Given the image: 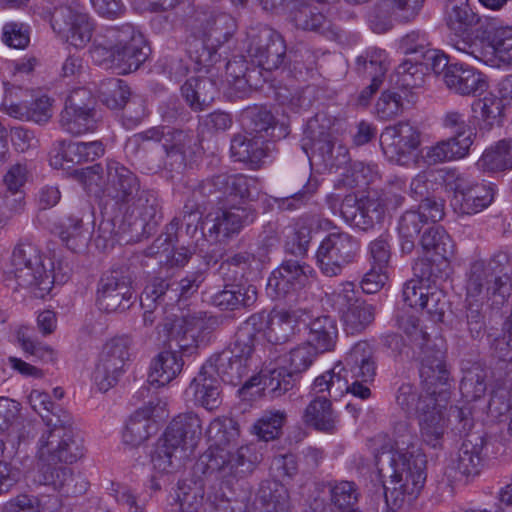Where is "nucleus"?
Listing matches in <instances>:
<instances>
[{
  "label": "nucleus",
  "instance_id": "e433bc0d",
  "mask_svg": "<svg viewBox=\"0 0 512 512\" xmlns=\"http://www.w3.org/2000/svg\"><path fill=\"white\" fill-rule=\"evenodd\" d=\"M154 407L144 406L136 410L128 419L123 431V442L131 447H138L158 430L153 418Z\"/></svg>",
  "mask_w": 512,
  "mask_h": 512
},
{
  "label": "nucleus",
  "instance_id": "4c0bfd02",
  "mask_svg": "<svg viewBox=\"0 0 512 512\" xmlns=\"http://www.w3.org/2000/svg\"><path fill=\"white\" fill-rule=\"evenodd\" d=\"M447 380L448 378L435 383H427L422 379L425 387L423 392L410 383H403L397 390L396 403L407 415L416 416L420 412L422 404H427L437 393L438 385L445 384Z\"/></svg>",
  "mask_w": 512,
  "mask_h": 512
},
{
  "label": "nucleus",
  "instance_id": "b1692460",
  "mask_svg": "<svg viewBox=\"0 0 512 512\" xmlns=\"http://www.w3.org/2000/svg\"><path fill=\"white\" fill-rule=\"evenodd\" d=\"M314 269L296 260H286L275 269L267 282V291L274 298H282L291 291L309 284L314 277Z\"/></svg>",
  "mask_w": 512,
  "mask_h": 512
},
{
  "label": "nucleus",
  "instance_id": "9b49d317",
  "mask_svg": "<svg viewBox=\"0 0 512 512\" xmlns=\"http://www.w3.org/2000/svg\"><path fill=\"white\" fill-rule=\"evenodd\" d=\"M444 21L456 39L453 47L460 53L466 54L479 61H486V52L478 42H470L459 38L469 29L480 25L482 19L469 5L468 0H446L444 7Z\"/></svg>",
  "mask_w": 512,
  "mask_h": 512
},
{
  "label": "nucleus",
  "instance_id": "39448f33",
  "mask_svg": "<svg viewBox=\"0 0 512 512\" xmlns=\"http://www.w3.org/2000/svg\"><path fill=\"white\" fill-rule=\"evenodd\" d=\"M10 272L18 286L29 289L36 298L48 295L55 282V276L46 270L39 251L32 244H19L14 248Z\"/></svg>",
  "mask_w": 512,
  "mask_h": 512
},
{
  "label": "nucleus",
  "instance_id": "69168bd1",
  "mask_svg": "<svg viewBox=\"0 0 512 512\" xmlns=\"http://www.w3.org/2000/svg\"><path fill=\"white\" fill-rule=\"evenodd\" d=\"M291 19L297 28L306 31L318 32L327 24L326 17L308 3L295 7L291 12Z\"/></svg>",
  "mask_w": 512,
  "mask_h": 512
},
{
  "label": "nucleus",
  "instance_id": "a211bd4d",
  "mask_svg": "<svg viewBox=\"0 0 512 512\" xmlns=\"http://www.w3.org/2000/svg\"><path fill=\"white\" fill-rule=\"evenodd\" d=\"M495 196L492 183L472 181L457 177L454 186L452 206L460 215H475L491 205Z\"/></svg>",
  "mask_w": 512,
  "mask_h": 512
},
{
  "label": "nucleus",
  "instance_id": "f257e3e1",
  "mask_svg": "<svg viewBox=\"0 0 512 512\" xmlns=\"http://www.w3.org/2000/svg\"><path fill=\"white\" fill-rule=\"evenodd\" d=\"M375 466L384 485L385 501L395 511L411 505L421 494L426 482L427 459L419 449L394 452L391 440L385 435L374 438Z\"/></svg>",
  "mask_w": 512,
  "mask_h": 512
},
{
  "label": "nucleus",
  "instance_id": "4d7b16f0",
  "mask_svg": "<svg viewBox=\"0 0 512 512\" xmlns=\"http://www.w3.org/2000/svg\"><path fill=\"white\" fill-rule=\"evenodd\" d=\"M97 93L100 101L108 108L120 109L127 103L130 89L123 80L110 78L100 82Z\"/></svg>",
  "mask_w": 512,
  "mask_h": 512
},
{
  "label": "nucleus",
  "instance_id": "a19ab883",
  "mask_svg": "<svg viewBox=\"0 0 512 512\" xmlns=\"http://www.w3.org/2000/svg\"><path fill=\"white\" fill-rule=\"evenodd\" d=\"M472 144L473 139L471 133L462 139L450 137L428 147L425 158L429 164H438L461 159L468 155Z\"/></svg>",
  "mask_w": 512,
  "mask_h": 512
},
{
  "label": "nucleus",
  "instance_id": "a878e982",
  "mask_svg": "<svg viewBox=\"0 0 512 512\" xmlns=\"http://www.w3.org/2000/svg\"><path fill=\"white\" fill-rule=\"evenodd\" d=\"M255 211L250 206H231L221 209L213 219L209 216L203 222V235L212 240L229 237L255 220Z\"/></svg>",
  "mask_w": 512,
  "mask_h": 512
},
{
  "label": "nucleus",
  "instance_id": "4be33fe9",
  "mask_svg": "<svg viewBox=\"0 0 512 512\" xmlns=\"http://www.w3.org/2000/svg\"><path fill=\"white\" fill-rule=\"evenodd\" d=\"M5 97L2 105L5 107L8 115L26 121H33L38 124L46 123L52 117V99L44 94H31V100H20L14 102L13 98H18V92H22L20 87L14 84L4 83Z\"/></svg>",
  "mask_w": 512,
  "mask_h": 512
},
{
  "label": "nucleus",
  "instance_id": "052dcab7",
  "mask_svg": "<svg viewBox=\"0 0 512 512\" xmlns=\"http://www.w3.org/2000/svg\"><path fill=\"white\" fill-rule=\"evenodd\" d=\"M340 213L348 224L363 231L371 229L376 224L366 214V210L361 209V200L352 195H348L342 200Z\"/></svg>",
  "mask_w": 512,
  "mask_h": 512
},
{
  "label": "nucleus",
  "instance_id": "c85d7f7f",
  "mask_svg": "<svg viewBox=\"0 0 512 512\" xmlns=\"http://www.w3.org/2000/svg\"><path fill=\"white\" fill-rule=\"evenodd\" d=\"M165 435L170 441L193 453L202 435V421L194 412L181 413L167 426Z\"/></svg>",
  "mask_w": 512,
  "mask_h": 512
},
{
  "label": "nucleus",
  "instance_id": "f8f14e48",
  "mask_svg": "<svg viewBox=\"0 0 512 512\" xmlns=\"http://www.w3.org/2000/svg\"><path fill=\"white\" fill-rule=\"evenodd\" d=\"M198 35L202 38L203 50L198 56V61L206 65L217 62L216 49L227 42L237 29L234 17L225 12H212L198 17Z\"/></svg>",
  "mask_w": 512,
  "mask_h": 512
},
{
  "label": "nucleus",
  "instance_id": "ea45409f",
  "mask_svg": "<svg viewBox=\"0 0 512 512\" xmlns=\"http://www.w3.org/2000/svg\"><path fill=\"white\" fill-rule=\"evenodd\" d=\"M268 146L265 140L245 134H236L231 140V156L240 162L249 163L252 168H258L267 156Z\"/></svg>",
  "mask_w": 512,
  "mask_h": 512
},
{
  "label": "nucleus",
  "instance_id": "ddd939ff",
  "mask_svg": "<svg viewBox=\"0 0 512 512\" xmlns=\"http://www.w3.org/2000/svg\"><path fill=\"white\" fill-rule=\"evenodd\" d=\"M248 39V53L262 69L274 71L285 64L287 47L279 32L267 26L252 28Z\"/></svg>",
  "mask_w": 512,
  "mask_h": 512
},
{
  "label": "nucleus",
  "instance_id": "7c9ffc66",
  "mask_svg": "<svg viewBox=\"0 0 512 512\" xmlns=\"http://www.w3.org/2000/svg\"><path fill=\"white\" fill-rule=\"evenodd\" d=\"M104 145L101 141L62 143L61 149L51 157L50 164L59 169H69L70 163L80 164L94 161L104 154Z\"/></svg>",
  "mask_w": 512,
  "mask_h": 512
},
{
  "label": "nucleus",
  "instance_id": "c9c22d12",
  "mask_svg": "<svg viewBox=\"0 0 512 512\" xmlns=\"http://www.w3.org/2000/svg\"><path fill=\"white\" fill-rule=\"evenodd\" d=\"M345 366L352 379L372 382L377 370L373 347L366 341L357 342L347 353Z\"/></svg>",
  "mask_w": 512,
  "mask_h": 512
},
{
  "label": "nucleus",
  "instance_id": "338daca9",
  "mask_svg": "<svg viewBox=\"0 0 512 512\" xmlns=\"http://www.w3.org/2000/svg\"><path fill=\"white\" fill-rule=\"evenodd\" d=\"M204 497V491L199 483L185 482L178 484L176 500L181 512H199Z\"/></svg>",
  "mask_w": 512,
  "mask_h": 512
},
{
  "label": "nucleus",
  "instance_id": "bb28decb",
  "mask_svg": "<svg viewBox=\"0 0 512 512\" xmlns=\"http://www.w3.org/2000/svg\"><path fill=\"white\" fill-rule=\"evenodd\" d=\"M242 126L250 136L254 135L263 140L266 138L281 139L289 134V128L284 123L278 125L272 113L262 106L248 107L241 114Z\"/></svg>",
  "mask_w": 512,
  "mask_h": 512
},
{
  "label": "nucleus",
  "instance_id": "1a4fd4ad",
  "mask_svg": "<svg viewBox=\"0 0 512 512\" xmlns=\"http://www.w3.org/2000/svg\"><path fill=\"white\" fill-rule=\"evenodd\" d=\"M52 28L58 37L76 49H83L91 41L94 22L78 2L60 5L52 15Z\"/></svg>",
  "mask_w": 512,
  "mask_h": 512
},
{
  "label": "nucleus",
  "instance_id": "3c124183",
  "mask_svg": "<svg viewBox=\"0 0 512 512\" xmlns=\"http://www.w3.org/2000/svg\"><path fill=\"white\" fill-rule=\"evenodd\" d=\"M98 122L97 111L63 109L60 115L61 128L74 136L93 132L97 128Z\"/></svg>",
  "mask_w": 512,
  "mask_h": 512
},
{
  "label": "nucleus",
  "instance_id": "2f4dec72",
  "mask_svg": "<svg viewBox=\"0 0 512 512\" xmlns=\"http://www.w3.org/2000/svg\"><path fill=\"white\" fill-rule=\"evenodd\" d=\"M484 438L478 434H471L465 438L451 461V468L459 474L469 477L479 474L482 465V452L484 448Z\"/></svg>",
  "mask_w": 512,
  "mask_h": 512
},
{
  "label": "nucleus",
  "instance_id": "72a5a7b5",
  "mask_svg": "<svg viewBox=\"0 0 512 512\" xmlns=\"http://www.w3.org/2000/svg\"><path fill=\"white\" fill-rule=\"evenodd\" d=\"M69 464H47L37 466L34 481L40 485L50 486L54 490L66 495H76L86 490V483L81 482L80 487H70L73 479L72 469Z\"/></svg>",
  "mask_w": 512,
  "mask_h": 512
},
{
  "label": "nucleus",
  "instance_id": "6ab92c4d",
  "mask_svg": "<svg viewBox=\"0 0 512 512\" xmlns=\"http://www.w3.org/2000/svg\"><path fill=\"white\" fill-rule=\"evenodd\" d=\"M252 355L253 350L234 341L229 349L212 356L205 364H210V370L222 381L237 386L251 370Z\"/></svg>",
  "mask_w": 512,
  "mask_h": 512
},
{
  "label": "nucleus",
  "instance_id": "0e129e2a",
  "mask_svg": "<svg viewBox=\"0 0 512 512\" xmlns=\"http://www.w3.org/2000/svg\"><path fill=\"white\" fill-rule=\"evenodd\" d=\"M317 356V350L305 342L291 349L289 353L284 356V367L296 376L308 370Z\"/></svg>",
  "mask_w": 512,
  "mask_h": 512
},
{
  "label": "nucleus",
  "instance_id": "774afa93",
  "mask_svg": "<svg viewBox=\"0 0 512 512\" xmlns=\"http://www.w3.org/2000/svg\"><path fill=\"white\" fill-rule=\"evenodd\" d=\"M488 45L501 62L512 64V27L496 28L488 37Z\"/></svg>",
  "mask_w": 512,
  "mask_h": 512
},
{
  "label": "nucleus",
  "instance_id": "de8ad7c7",
  "mask_svg": "<svg viewBox=\"0 0 512 512\" xmlns=\"http://www.w3.org/2000/svg\"><path fill=\"white\" fill-rule=\"evenodd\" d=\"M184 362L175 351L160 352L151 363L150 378L161 386L170 383L182 371Z\"/></svg>",
  "mask_w": 512,
  "mask_h": 512
},
{
  "label": "nucleus",
  "instance_id": "dca6fc26",
  "mask_svg": "<svg viewBox=\"0 0 512 512\" xmlns=\"http://www.w3.org/2000/svg\"><path fill=\"white\" fill-rule=\"evenodd\" d=\"M444 216V202L441 199L425 198L417 209L405 211L398 221V233L402 239V250L410 252L425 224L435 223Z\"/></svg>",
  "mask_w": 512,
  "mask_h": 512
},
{
  "label": "nucleus",
  "instance_id": "5701e85b",
  "mask_svg": "<svg viewBox=\"0 0 512 512\" xmlns=\"http://www.w3.org/2000/svg\"><path fill=\"white\" fill-rule=\"evenodd\" d=\"M132 297L130 279L121 271L113 270L99 280L97 305L100 310L107 313L125 311L130 307Z\"/></svg>",
  "mask_w": 512,
  "mask_h": 512
},
{
  "label": "nucleus",
  "instance_id": "c03bdc74",
  "mask_svg": "<svg viewBox=\"0 0 512 512\" xmlns=\"http://www.w3.org/2000/svg\"><path fill=\"white\" fill-rule=\"evenodd\" d=\"M303 420L316 430L327 433L334 432L336 417L330 399L326 395L316 396L306 407Z\"/></svg>",
  "mask_w": 512,
  "mask_h": 512
},
{
  "label": "nucleus",
  "instance_id": "4468645a",
  "mask_svg": "<svg viewBox=\"0 0 512 512\" xmlns=\"http://www.w3.org/2000/svg\"><path fill=\"white\" fill-rule=\"evenodd\" d=\"M205 457L207 471L227 482L231 478H242L251 473L258 461L252 445L241 446L235 452L229 449L209 452Z\"/></svg>",
  "mask_w": 512,
  "mask_h": 512
},
{
  "label": "nucleus",
  "instance_id": "603ef678",
  "mask_svg": "<svg viewBox=\"0 0 512 512\" xmlns=\"http://www.w3.org/2000/svg\"><path fill=\"white\" fill-rule=\"evenodd\" d=\"M356 71L359 75L377 83H382L387 71L386 53L382 49L372 48L356 59Z\"/></svg>",
  "mask_w": 512,
  "mask_h": 512
},
{
  "label": "nucleus",
  "instance_id": "e2e57ef3",
  "mask_svg": "<svg viewBox=\"0 0 512 512\" xmlns=\"http://www.w3.org/2000/svg\"><path fill=\"white\" fill-rule=\"evenodd\" d=\"M269 314L265 312L255 313L251 315L238 328L235 334V342L254 351V343L256 334L264 332L268 327Z\"/></svg>",
  "mask_w": 512,
  "mask_h": 512
},
{
  "label": "nucleus",
  "instance_id": "c756f323",
  "mask_svg": "<svg viewBox=\"0 0 512 512\" xmlns=\"http://www.w3.org/2000/svg\"><path fill=\"white\" fill-rule=\"evenodd\" d=\"M210 367V364L202 366L198 375L191 381L187 392L193 395L197 404L211 411L220 406L222 398L220 381Z\"/></svg>",
  "mask_w": 512,
  "mask_h": 512
},
{
  "label": "nucleus",
  "instance_id": "20e7f679",
  "mask_svg": "<svg viewBox=\"0 0 512 512\" xmlns=\"http://www.w3.org/2000/svg\"><path fill=\"white\" fill-rule=\"evenodd\" d=\"M48 427L37 441V466L73 464L83 456V446L69 414L63 413L55 421L48 420Z\"/></svg>",
  "mask_w": 512,
  "mask_h": 512
},
{
  "label": "nucleus",
  "instance_id": "bf43d9fd",
  "mask_svg": "<svg viewBox=\"0 0 512 512\" xmlns=\"http://www.w3.org/2000/svg\"><path fill=\"white\" fill-rule=\"evenodd\" d=\"M503 98L489 93L473 104V111L476 117L482 121L484 129H490L494 123L498 122L503 112Z\"/></svg>",
  "mask_w": 512,
  "mask_h": 512
},
{
  "label": "nucleus",
  "instance_id": "7ed1b4c3",
  "mask_svg": "<svg viewBox=\"0 0 512 512\" xmlns=\"http://www.w3.org/2000/svg\"><path fill=\"white\" fill-rule=\"evenodd\" d=\"M79 177L90 194L102 193L120 204H129L140 192L137 175L115 160H107L105 168L100 164L88 167Z\"/></svg>",
  "mask_w": 512,
  "mask_h": 512
},
{
  "label": "nucleus",
  "instance_id": "6e6d98bb",
  "mask_svg": "<svg viewBox=\"0 0 512 512\" xmlns=\"http://www.w3.org/2000/svg\"><path fill=\"white\" fill-rule=\"evenodd\" d=\"M127 211L131 210V215H135L143 222V228L151 222H157L160 215V203L157 195L153 191L143 190L127 204Z\"/></svg>",
  "mask_w": 512,
  "mask_h": 512
},
{
  "label": "nucleus",
  "instance_id": "423d86ee",
  "mask_svg": "<svg viewBox=\"0 0 512 512\" xmlns=\"http://www.w3.org/2000/svg\"><path fill=\"white\" fill-rule=\"evenodd\" d=\"M397 324L420 351V377L427 383L443 381L449 377L444 360V351L431 345L429 334L419 326V320L412 315L397 317Z\"/></svg>",
  "mask_w": 512,
  "mask_h": 512
},
{
  "label": "nucleus",
  "instance_id": "a18cd8bd",
  "mask_svg": "<svg viewBox=\"0 0 512 512\" xmlns=\"http://www.w3.org/2000/svg\"><path fill=\"white\" fill-rule=\"evenodd\" d=\"M416 278L407 281L402 290L403 301L411 308L418 309L423 306V300L431 286L427 284L430 273L426 261L416 262L413 267Z\"/></svg>",
  "mask_w": 512,
  "mask_h": 512
},
{
  "label": "nucleus",
  "instance_id": "f704fd0d",
  "mask_svg": "<svg viewBox=\"0 0 512 512\" xmlns=\"http://www.w3.org/2000/svg\"><path fill=\"white\" fill-rule=\"evenodd\" d=\"M69 464H47L37 466L34 481L40 485L50 486L54 490L66 495H76L86 490V483L81 482L80 487H70L73 479L72 469Z\"/></svg>",
  "mask_w": 512,
  "mask_h": 512
},
{
  "label": "nucleus",
  "instance_id": "09e8293b",
  "mask_svg": "<svg viewBox=\"0 0 512 512\" xmlns=\"http://www.w3.org/2000/svg\"><path fill=\"white\" fill-rule=\"evenodd\" d=\"M208 439L215 446L210 452H218L227 449L230 445H236L240 436L238 423L229 417H218L210 422L207 431Z\"/></svg>",
  "mask_w": 512,
  "mask_h": 512
},
{
  "label": "nucleus",
  "instance_id": "aec40b11",
  "mask_svg": "<svg viewBox=\"0 0 512 512\" xmlns=\"http://www.w3.org/2000/svg\"><path fill=\"white\" fill-rule=\"evenodd\" d=\"M420 132L409 122L386 127L380 135V145L386 157L405 164L420 146Z\"/></svg>",
  "mask_w": 512,
  "mask_h": 512
},
{
  "label": "nucleus",
  "instance_id": "864d4df0",
  "mask_svg": "<svg viewBox=\"0 0 512 512\" xmlns=\"http://www.w3.org/2000/svg\"><path fill=\"white\" fill-rule=\"evenodd\" d=\"M420 243L423 250L432 257L448 260L454 254V243L449 234L440 226L426 230Z\"/></svg>",
  "mask_w": 512,
  "mask_h": 512
},
{
  "label": "nucleus",
  "instance_id": "393cba45",
  "mask_svg": "<svg viewBox=\"0 0 512 512\" xmlns=\"http://www.w3.org/2000/svg\"><path fill=\"white\" fill-rule=\"evenodd\" d=\"M143 141L161 142L171 166L182 168L186 164L187 154L191 152L193 136L188 132L169 127H153L138 134Z\"/></svg>",
  "mask_w": 512,
  "mask_h": 512
},
{
  "label": "nucleus",
  "instance_id": "9d476101",
  "mask_svg": "<svg viewBox=\"0 0 512 512\" xmlns=\"http://www.w3.org/2000/svg\"><path fill=\"white\" fill-rule=\"evenodd\" d=\"M360 251V242L342 231L331 232L321 241L316 262L320 271L327 277H335L353 263Z\"/></svg>",
  "mask_w": 512,
  "mask_h": 512
},
{
  "label": "nucleus",
  "instance_id": "473e14b6",
  "mask_svg": "<svg viewBox=\"0 0 512 512\" xmlns=\"http://www.w3.org/2000/svg\"><path fill=\"white\" fill-rule=\"evenodd\" d=\"M170 441L164 434L151 454L153 469L159 474H169L178 470L184 462L192 455L191 452Z\"/></svg>",
  "mask_w": 512,
  "mask_h": 512
},
{
  "label": "nucleus",
  "instance_id": "37998d69",
  "mask_svg": "<svg viewBox=\"0 0 512 512\" xmlns=\"http://www.w3.org/2000/svg\"><path fill=\"white\" fill-rule=\"evenodd\" d=\"M308 328L307 343L317 350L318 354L334 350L338 330L335 321L330 316L313 319Z\"/></svg>",
  "mask_w": 512,
  "mask_h": 512
},
{
  "label": "nucleus",
  "instance_id": "412c9836",
  "mask_svg": "<svg viewBox=\"0 0 512 512\" xmlns=\"http://www.w3.org/2000/svg\"><path fill=\"white\" fill-rule=\"evenodd\" d=\"M447 403L448 392L438 390L416 415L423 440L433 447L439 444L448 427Z\"/></svg>",
  "mask_w": 512,
  "mask_h": 512
},
{
  "label": "nucleus",
  "instance_id": "49530a36",
  "mask_svg": "<svg viewBox=\"0 0 512 512\" xmlns=\"http://www.w3.org/2000/svg\"><path fill=\"white\" fill-rule=\"evenodd\" d=\"M297 317L294 312L273 310L269 314L268 327L265 329L266 339L273 344H283L295 334Z\"/></svg>",
  "mask_w": 512,
  "mask_h": 512
},
{
  "label": "nucleus",
  "instance_id": "8fccbe9b",
  "mask_svg": "<svg viewBox=\"0 0 512 512\" xmlns=\"http://www.w3.org/2000/svg\"><path fill=\"white\" fill-rule=\"evenodd\" d=\"M479 169L499 172L512 169V139H503L486 149L477 162Z\"/></svg>",
  "mask_w": 512,
  "mask_h": 512
},
{
  "label": "nucleus",
  "instance_id": "13d9d810",
  "mask_svg": "<svg viewBox=\"0 0 512 512\" xmlns=\"http://www.w3.org/2000/svg\"><path fill=\"white\" fill-rule=\"evenodd\" d=\"M286 418L284 410H266L253 425V431L264 441L273 440L281 433Z\"/></svg>",
  "mask_w": 512,
  "mask_h": 512
},
{
  "label": "nucleus",
  "instance_id": "58836bf2",
  "mask_svg": "<svg viewBox=\"0 0 512 512\" xmlns=\"http://www.w3.org/2000/svg\"><path fill=\"white\" fill-rule=\"evenodd\" d=\"M218 93L216 83L207 77L189 78L181 87V94L194 111L207 109Z\"/></svg>",
  "mask_w": 512,
  "mask_h": 512
},
{
  "label": "nucleus",
  "instance_id": "79ce46f5",
  "mask_svg": "<svg viewBox=\"0 0 512 512\" xmlns=\"http://www.w3.org/2000/svg\"><path fill=\"white\" fill-rule=\"evenodd\" d=\"M313 149L330 169L344 168L349 163L347 147L331 132L321 133L313 142Z\"/></svg>",
  "mask_w": 512,
  "mask_h": 512
},
{
  "label": "nucleus",
  "instance_id": "f03ea898",
  "mask_svg": "<svg viewBox=\"0 0 512 512\" xmlns=\"http://www.w3.org/2000/svg\"><path fill=\"white\" fill-rule=\"evenodd\" d=\"M143 34L131 24L107 27L96 34L89 49L92 61L126 74L137 70L148 57Z\"/></svg>",
  "mask_w": 512,
  "mask_h": 512
},
{
  "label": "nucleus",
  "instance_id": "680f3d73",
  "mask_svg": "<svg viewBox=\"0 0 512 512\" xmlns=\"http://www.w3.org/2000/svg\"><path fill=\"white\" fill-rule=\"evenodd\" d=\"M396 77L397 85L403 89L420 88L425 82V68L418 57L407 59L396 68Z\"/></svg>",
  "mask_w": 512,
  "mask_h": 512
},
{
  "label": "nucleus",
  "instance_id": "5fc2aeb1",
  "mask_svg": "<svg viewBox=\"0 0 512 512\" xmlns=\"http://www.w3.org/2000/svg\"><path fill=\"white\" fill-rule=\"evenodd\" d=\"M344 330L351 335L362 333L375 319V307L361 300L340 315Z\"/></svg>",
  "mask_w": 512,
  "mask_h": 512
},
{
  "label": "nucleus",
  "instance_id": "cd10ccee",
  "mask_svg": "<svg viewBox=\"0 0 512 512\" xmlns=\"http://www.w3.org/2000/svg\"><path fill=\"white\" fill-rule=\"evenodd\" d=\"M448 89L462 96L483 93L487 87L485 76L475 68L464 64H450L444 75Z\"/></svg>",
  "mask_w": 512,
  "mask_h": 512
},
{
  "label": "nucleus",
  "instance_id": "2eb2a0df",
  "mask_svg": "<svg viewBox=\"0 0 512 512\" xmlns=\"http://www.w3.org/2000/svg\"><path fill=\"white\" fill-rule=\"evenodd\" d=\"M216 323L215 318L199 312L183 316L176 320L170 328L166 323L165 328L169 331V339L175 341L181 351L192 353L200 345L208 342V336Z\"/></svg>",
  "mask_w": 512,
  "mask_h": 512
},
{
  "label": "nucleus",
  "instance_id": "f3484780",
  "mask_svg": "<svg viewBox=\"0 0 512 512\" xmlns=\"http://www.w3.org/2000/svg\"><path fill=\"white\" fill-rule=\"evenodd\" d=\"M206 210L204 201H196L195 199L187 198L183 206L181 216L174 217L171 222L166 226L165 236H159L147 249V255L168 254L170 246L177 240V231L181 225H185L186 234L193 237L198 228L203 230V213ZM168 258V255H166Z\"/></svg>",
  "mask_w": 512,
  "mask_h": 512
},
{
  "label": "nucleus",
  "instance_id": "6e6552de",
  "mask_svg": "<svg viewBox=\"0 0 512 512\" xmlns=\"http://www.w3.org/2000/svg\"><path fill=\"white\" fill-rule=\"evenodd\" d=\"M132 346L133 340L128 335L116 336L104 344L93 373L100 391L106 392L118 383L131 360Z\"/></svg>",
  "mask_w": 512,
  "mask_h": 512
},
{
  "label": "nucleus",
  "instance_id": "0eeeda50",
  "mask_svg": "<svg viewBox=\"0 0 512 512\" xmlns=\"http://www.w3.org/2000/svg\"><path fill=\"white\" fill-rule=\"evenodd\" d=\"M512 293V276L487 277L483 261L473 262L466 273L464 305L484 306L492 297V306H502Z\"/></svg>",
  "mask_w": 512,
  "mask_h": 512
}]
</instances>
